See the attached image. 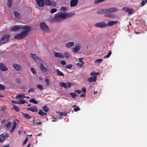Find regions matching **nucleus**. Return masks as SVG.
<instances>
[{
  "label": "nucleus",
  "mask_w": 147,
  "mask_h": 147,
  "mask_svg": "<svg viewBox=\"0 0 147 147\" xmlns=\"http://www.w3.org/2000/svg\"><path fill=\"white\" fill-rule=\"evenodd\" d=\"M29 101L30 102H32L34 104H37L38 103V102L36 101L34 98H32L30 99Z\"/></svg>",
  "instance_id": "c9c22d12"
},
{
  "label": "nucleus",
  "mask_w": 147,
  "mask_h": 147,
  "mask_svg": "<svg viewBox=\"0 0 147 147\" xmlns=\"http://www.w3.org/2000/svg\"><path fill=\"white\" fill-rule=\"evenodd\" d=\"M80 48V45L78 44L75 47L73 48L72 51L73 52L76 53L79 51Z\"/></svg>",
  "instance_id": "6ab92c4d"
},
{
  "label": "nucleus",
  "mask_w": 147,
  "mask_h": 147,
  "mask_svg": "<svg viewBox=\"0 0 147 147\" xmlns=\"http://www.w3.org/2000/svg\"><path fill=\"white\" fill-rule=\"evenodd\" d=\"M27 109L28 110L33 112H37L38 111V109L36 106H32L30 107L27 108Z\"/></svg>",
  "instance_id": "ddd939ff"
},
{
  "label": "nucleus",
  "mask_w": 147,
  "mask_h": 147,
  "mask_svg": "<svg viewBox=\"0 0 147 147\" xmlns=\"http://www.w3.org/2000/svg\"><path fill=\"white\" fill-rule=\"evenodd\" d=\"M0 69L2 71H7L8 68L6 65L3 63H0Z\"/></svg>",
  "instance_id": "dca6fc26"
},
{
  "label": "nucleus",
  "mask_w": 147,
  "mask_h": 147,
  "mask_svg": "<svg viewBox=\"0 0 147 147\" xmlns=\"http://www.w3.org/2000/svg\"><path fill=\"white\" fill-rule=\"evenodd\" d=\"M45 82L46 83V84L47 85H49V80L47 78H46L45 79Z\"/></svg>",
  "instance_id": "4d7b16f0"
},
{
  "label": "nucleus",
  "mask_w": 147,
  "mask_h": 147,
  "mask_svg": "<svg viewBox=\"0 0 147 147\" xmlns=\"http://www.w3.org/2000/svg\"><path fill=\"white\" fill-rule=\"evenodd\" d=\"M54 55L56 57L63 59L64 57L63 55L60 53H58L56 52H54Z\"/></svg>",
  "instance_id": "4468645a"
},
{
  "label": "nucleus",
  "mask_w": 147,
  "mask_h": 147,
  "mask_svg": "<svg viewBox=\"0 0 147 147\" xmlns=\"http://www.w3.org/2000/svg\"><path fill=\"white\" fill-rule=\"evenodd\" d=\"M111 51H110L108 53V54L104 56V58H109L111 55Z\"/></svg>",
  "instance_id": "58836bf2"
},
{
  "label": "nucleus",
  "mask_w": 147,
  "mask_h": 147,
  "mask_svg": "<svg viewBox=\"0 0 147 147\" xmlns=\"http://www.w3.org/2000/svg\"><path fill=\"white\" fill-rule=\"evenodd\" d=\"M5 89V86L2 84H0V90H4Z\"/></svg>",
  "instance_id": "09e8293b"
},
{
  "label": "nucleus",
  "mask_w": 147,
  "mask_h": 147,
  "mask_svg": "<svg viewBox=\"0 0 147 147\" xmlns=\"http://www.w3.org/2000/svg\"><path fill=\"white\" fill-rule=\"evenodd\" d=\"M72 67V65L71 64H69L66 66V68H67L70 69Z\"/></svg>",
  "instance_id": "bf43d9fd"
},
{
  "label": "nucleus",
  "mask_w": 147,
  "mask_h": 147,
  "mask_svg": "<svg viewBox=\"0 0 147 147\" xmlns=\"http://www.w3.org/2000/svg\"><path fill=\"white\" fill-rule=\"evenodd\" d=\"M36 2L38 6L40 7H42L44 5L43 0H36Z\"/></svg>",
  "instance_id": "a211bd4d"
},
{
  "label": "nucleus",
  "mask_w": 147,
  "mask_h": 147,
  "mask_svg": "<svg viewBox=\"0 0 147 147\" xmlns=\"http://www.w3.org/2000/svg\"><path fill=\"white\" fill-rule=\"evenodd\" d=\"M86 94L85 93H83L80 95V96L81 97H84L86 96Z\"/></svg>",
  "instance_id": "69168bd1"
},
{
  "label": "nucleus",
  "mask_w": 147,
  "mask_h": 147,
  "mask_svg": "<svg viewBox=\"0 0 147 147\" xmlns=\"http://www.w3.org/2000/svg\"><path fill=\"white\" fill-rule=\"evenodd\" d=\"M25 96L24 94H20L17 95L16 96V98H25Z\"/></svg>",
  "instance_id": "72a5a7b5"
},
{
  "label": "nucleus",
  "mask_w": 147,
  "mask_h": 147,
  "mask_svg": "<svg viewBox=\"0 0 147 147\" xmlns=\"http://www.w3.org/2000/svg\"><path fill=\"white\" fill-rule=\"evenodd\" d=\"M14 13L15 16V18L16 19H19L20 18V13L16 11H14Z\"/></svg>",
  "instance_id": "393cba45"
},
{
  "label": "nucleus",
  "mask_w": 147,
  "mask_h": 147,
  "mask_svg": "<svg viewBox=\"0 0 147 147\" xmlns=\"http://www.w3.org/2000/svg\"><path fill=\"white\" fill-rule=\"evenodd\" d=\"M42 109L44 111L46 112H48L49 110V108L47 106L45 105L43 106Z\"/></svg>",
  "instance_id": "e433bc0d"
},
{
  "label": "nucleus",
  "mask_w": 147,
  "mask_h": 147,
  "mask_svg": "<svg viewBox=\"0 0 147 147\" xmlns=\"http://www.w3.org/2000/svg\"><path fill=\"white\" fill-rule=\"evenodd\" d=\"M118 23V21H110L107 24V26H111L115 25Z\"/></svg>",
  "instance_id": "f3484780"
},
{
  "label": "nucleus",
  "mask_w": 147,
  "mask_h": 147,
  "mask_svg": "<svg viewBox=\"0 0 147 147\" xmlns=\"http://www.w3.org/2000/svg\"><path fill=\"white\" fill-rule=\"evenodd\" d=\"M96 77L93 76L90 77L87 79V81L90 82H95L96 80Z\"/></svg>",
  "instance_id": "aec40b11"
},
{
  "label": "nucleus",
  "mask_w": 147,
  "mask_h": 147,
  "mask_svg": "<svg viewBox=\"0 0 147 147\" xmlns=\"http://www.w3.org/2000/svg\"><path fill=\"white\" fill-rule=\"evenodd\" d=\"M70 95L73 98H75L76 96V93L71 92L70 93Z\"/></svg>",
  "instance_id": "37998d69"
},
{
  "label": "nucleus",
  "mask_w": 147,
  "mask_h": 147,
  "mask_svg": "<svg viewBox=\"0 0 147 147\" xmlns=\"http://www.w3.org/2000/svg\"><path fill=\"white\" fill-rule=\"evenodd\" d=\"M27 36L23 32V30L20 33L16 34L14 36V38L18 40H21Z\"/></svg>",
  "instance_id": "7ed1b4c3"
},
{
  "label": "nucleus",
  "mask_w": 147,
  "mask_h": 147,
  "mask_svg": "<svg viewBox=\"0 0 147 147\" xmlns=\"http://www.w3.org/2000/svg\"><path fill=\"white\" fill-rule=\"evenodd\" d=\"M57 11V9L55 8H54L52 9L50 11V13H53L56 12Z\"/></svg>",
  "instance_id": "c03bdc74"
},
{
  "label": "nucleus",
  "mask_w": 147,
  "mask_h": 147,
  "mask_svg": "<svg viewBox=\"0 0 147 147\" xmlns=\"http://www.w3.org/2000/svg\"><path fill=\"white\" fill-rule=\"evenodd\" d=\"M122 9L123 11L128 13L130 15L134 13V9L131 8L125 7L123 8Z\"/></svg>",
  "instance_id": "6e6552de"
},
{
  "label": "nucleus",
  "mask_w": 147,
  "mask_h": 147,
  "mask_svg": "<svg viewBox=\"0 0 147 147\" xmlns=\"http://www.w3.org/2000/svg\"><path fill=\"white\" fill-rule=\"evenodd\" d=\"M64 55L65 57L67 58H69V55L68 53L65 52L64 53Z\"/></svg>",
  "instance_id": "49530a36"
},
{
  "label": "nucleus",
  "mask_w": 147,
  "mask_h": 147,
  "mask_svg": "<svg viewBox=\"0 0 147 147\" xmlns=\"http://www.w3.org/2000/svg\"><path fill=\"white\" fill-rule=\"evenodd\" d=\"M36 86L41 90H42L43 89V86L42 85L39 84L37 85Z\"/></svg>",
  "instance_id": "79ce46f5"
},
{
  "label": "nucleus",
  "mask_w": 147,
  "mask_h": 147,
  "mask_svg": "<svg viewBox=\"0 0 147 147\" xmlns=\"http://www.w3.org/2000/svg\"><path fill=\"white\" fill-rule=\"evenodd\" d=\"M94 26L99 28H105L107 26V25L104 22H102L95 24Z\"/></svg>",
  "instance_id": "0eeeda50"
},
{
  "label": "nucleus",
  "mask_w": 147,
  "mask_h": 147,
  "mask_svg": "<svg viewBox=\"0 0 147 147\" xmlns=\"http://www.w3.org/2000/svg\"><path fill=\"white\" fill-rule=\"evenodd\" d=\"M9 134L8 133H3L0 135V142H3L6 139L9 137Z\"/></svg>",
  "instance_id": "39448f33"
},
{
  "label": "nucleus",
  "mask_w": 147,
  "mask_h": 147,
  "mask_svg": "<svg viewBox=\"0 0 147 147\" xmlns=\"http://www.w3.org/2000/svg\"><path fill=\"white\" fill-rule=\"evenodd\" d=\"M11 125V123L10 122H9L7 124H6L5 125V127L8 129V128H9Z\"/></svg>",
  "instance_id": "ea45409f"
},
{
  "label": "nucleus",
  "mask_w": 147,
  "mask_h": 147,
  "mask_svg": "<svg viewBox=\"0 0 147 147\" xmlns=\"http://www.w3.org/2000/svg\"><path fill=\"white\" fill-rule=\"evenodd\" d=\"M54 7H55L56 5V3L55 1L52 2V4Z\"/></svg>",
  "instance_id": "052dcab7"
},
{
  "label": "nucleus",
  "mask_w": 147,
  "mask_h": 147,
  "mask_svg": "<svg viewBox=\"0 0 147 147\" xmlns=\"http://www.w3.org/2000/svg\"><path fill=\"white\" fill-rule=\"evenodd\" d=\"M52 20L55 22H58L62 21V19L59 17V16L58 13L56 14L54 18Z\"/></svg>",
  "instance_id": "1a4fd4ad"
},
{
  "label": "nucleus",
  "mask_w": 147,
  "mask_h": 147,
  "mask_svg": "<svg viewBox=\"0 0 147 147\" xmlns=\"http://www.w3.org/2000/svg\"><path fill=\"white\" fill-rule=\"evenodd\" d=\"M30 56L35 61L40 62L41 60V59L35 54L31 53Z\"/></svg>",
  "instance_id": "f8f14e48"
},
{
  "label": "nucleus",
  "mask_w": 147,
  "mask_h": 147,
  "mask_svg": "<svg viewBox=\"0 0 147 147\" xmlns=\"http://www.w3.org/2000/svg\"><path fill=\"white\" fill-rule=\"evenodd\" d=\"M17 125L16 123V121H15L13 123V126L12 128L10 131V133H12L14 130Z\"/></svg>",
  "instance_id": "a878e982"
},
{
  "label": "nucleus",
  "mask_w": 147,
  "mask_h": 147,
  "mask_svg": "<svg viewBox=\"0 0 147 147\" xmlns=\"http://www.w3.org/2000/svg\"><path fill=\"white\" fill-rule=\"evenodd\" d=\"M75 13H67L66 12H65L66 16V19L69 18L72 16H74V15Z\"/></svg>",
  "instance_id": "c85d7f7f"
},
{
  "label": "nucleus",
  "mask_w": 147,
  "mask_h": 147,
  "mask_svg": "<svg viewBox=\"0 0 147 147\" xmlns=\"http://www.w3.org/2000/svg\"><path fill=\"white\" fill-rule=\"evenodd\" d=\"M22 114L23 115V117H25V119H29L31 118V117L28 114L24 113H22Z\"/></svg>",
  "instance_id": "bb28decb"
},
{
  "label": "nucleus",
  "mask_w": 147,
  "mask_h": 147,
  "mask_svg": "<svg viewBox=\"0 0 147 147\" xmlns=\"http://www.w3.org/2000/svg\"><path fill=\"white\" fill-rule=\"evenodd\" d=\"M146 3H147V0H146L145 1H142L141 2V6H144Z\"/></svg>",
  "instance_id": "603ef678"
},
{
  "label": "nucleus",
  "mask_w": 147,
  "mask_h": 147,
  "mask_svg": "<svg viewBox=\"0 0 147 147\" xmlns=\"http://www.w3.org/2000/svg\"><path fill=\"white\" fill-rule=\"evenodd\" d=\"M82 91L84 92H85L86 91V89L85 88H83L82 89Z\"/></svg>",
  "instance_id": "774afa93"
},
{
  "label": "nucleus",
  "mask_w": 147,
  "mask_h": 147,
  "mask_svg": "<svg viewBox=\"0 0 147 147\" xmlns=\"http://www.w3.org/2000/svg\"><path fill=\"white\" fill-rule=\"evenodd\" d=\"M78 0H71L70 2V5L71 7L76 6L78 3Z\"/></svg>",
  "instance_id": "2eb2a0df"
},
{
  "label": "nucleus",
  "mask_w": 147,
  "mask_h": 147,
  "mask_svg": "<svg viewBox=\"0 0 147 147\" xmlns=\"http://www.w3.org/2000/svg\"><path fill=\"white\" fill-rule=\"evenodd\" d=\"M13 108L17 112H19L20 111V109L19 107L16 106L14 105H13Z\"/></svg>",
  "instance_id": "4c0bfd02"
},
{
  "label": "nucleus",
  "mask_w": 147,
  "mask_h": 147,
  "mask_svg": "<svg viewBox=\"0 0 147 147\" xmlns=\"http://www.w3.org/2000/svg\"><path fill=\"white\" fill-rule=\"evenodd\" d=\"M102 61V60L101 59H98L96 60L95 62V63H100Z\"/></svg>",
  "instance_id": "8fccbe9b"
},
{
  "label": "nucleus",
  "mask_w": 147,
  "mask_h": 147,
  "mask_svg": "<svg viewBox=\"0 0 147 147\" xmlns=\"http://www.w3.org/2000/svg\"><path fill=\"white\" fill-rule=\"evenodd\" d=\"M10 37V36L9 34H5L0 39L2 42V43L4 44L7 42L9 40Z\"/></svg>",
  "instance_id": "20e7f679"
},
{
  "label": "nucleus",
  "mask_w": 147,
  "mask_h": 147,
  "mask_svg": "<svg viewBox=\"0 0 147 147\" xmlns=\"http://www.w3.org/2000/svg\"><path fill=\"white\" fill-rule=\"evenodd\" d=\"M59 16V17L62 20V19H66V17L65 14V12L64 13H62L61 12L58 13Z\"/></svg>",
  "instance_id": "4be33fe9"
},
{
  "label": "nucleus",
  "mask_w": 147,
  "mask_h": 147,
  "mask_svg": "<svg viewBox=\"0 0 147 147\" xmlns=\"http://www.w3.org/2000/svg\"><path fill=\"white\" fill-rule=\"evenodd\" d=\"M26 102H27L26 100L21 99L17 102V104L22 105L24 104Z\"/></svg>",
  "instance_id": "473e14b6"
},
{
  "label": "nucleus",
  "mask_w": 147,
  "mask_h": 147,
  "mask_svg": "<svg viewBox=\"0 0 147 147\" xmlns=\"http://www.w3.org/2000/svg\"><path fill=\"white\" fill-rule=\"evenodd\" d=\"M12 0H7V5L9 8L11 7L12 6Z\"/></svg>",
  "instance_id": "f704fd0d"
},
{
  "label": "nucleus",
  "mask_w": 147,
  "mask_h": 147,
  "mask_svg": "<svg viewBox=\"0 0 147 147\" xmlns=\"http://www.w3.org/2000/svg\"><path fill=\"white\" fill-rule=\"evenodd\" d=\"M74 43L73 42H67L66 44V47L67 48H70L74 45Z\"/></svg>",
  "instance_id": "412c9836"
},
{
  "label": "nucleus",
  "mask_w": 147,
  "mask_h": 147,
  "mask_svg": "<svg viewBox=\"0 0 147 147\" xmlns=\"http://www.w3.org/2000/svg\"><path fill=\"white\" fill-rule=\"evenodd\" d=\"M61 63L62 65H64L66 64V62L65 61H61Z\"/></svg>",
  "instance_id": "338daca9"
},
{
  "label": "nucleus",
  "mask_w": 147,
  "mask_h": 147,
  "mask_svg": "<svg viewBox=\"0 0 147 147\" xmlns=\"http://www.w3.org/2000/svg\"><path fill=\"white\" fill-rule=\"evenodd\" d=\"M44 4L50 6L52 4V1L50 0H44Z\"/></svg>",
  "instance_id": "b1692460"
},
{
  "label": "nucleus",
  "mask_w": 147,
  "mask_h": 147,
  "mask_svg": "<svg viewBox=\"0 0 147 147\" xmlns=\"http://www.w3.org/2000/svg\"><path fill=\"white\" fill-rule=\"evenodd\" d=\"M95 74H96V72H94V71H93V72H91L90 73V75L91 76H96V75H95Z\"/></svg>",
  "instance_id": "680f3d73"
},
{
  "label": "nucleus",
  "mask_w": 147,
  "mask_h": 147,
  "mask_svg": "<svg viewBox=\"0 0 147 147\" xmlns=\"http://www.w3.org/2000/svg\"><path fill=\"white\" fill-rule=\"evenodd\" d=\"M12 66L14 69L17 71H20L22 70L21 66L19 64L14 63Z\"/></svg>",
  "instance_id": "9d476101"
},
{
  "label": "nucleus",
  "mask_w": 147,
  "mask_h": 147,
  "mask_svg": "<svg viewBox=\"0 0 147 147\" xmlns=\"http://www.w3.org/2000/svg\"><path fill=\"white\" fill-rule=\"evenodd\" d=\"M60 115H61L64 116L65 117L67 116V113L65 112H61L60 113Z\"/></svg>",
  "instance_id": "6e6d98bb"
},
{
  "label": "nucleus",
  "mask_w": 147,
  "mask_h": 147,
  "mask_svg": "<svg viewBox=\"0 0 147 147\" xmlns=\"http://www.w3.org/2000/svg\"><path fill=\"white\" fill-rule=\"evenodd\" d=\"M40 27L41 29L46 32H49L50 31V29L46 23L44 22H42L40 24Z\"/></svg>",
  "instance_id": "f03ea898"
},
{
  "label": "nucleus",
  "mask_w": 147,
  "mask_h": 147,
  "mask_svg": "<svg viewBox=\"0 0 147 147\" xmlns=\"http://www.w3.org/2000/svg\"><path fill=\"white\" fill-rule=\"evenodd\" d=\"M30 70L33 74H36V71H35L34 69L32 67H31Z\"/></svg>",
  "instance_id": "de8ad7c7"
},
{
  "label": "nucleus",
  "mask_w": 147,
  "mask_h": 147,
  "mask_svg": "<svg viewBox=\"0 0 147 147\" xmlns=\"http://www.w3.org/2000/svg\"><path fill=\"white\" fill-rule=\"evenodd\" d=\"M59 85L60 86L63 87L66 89L67 88L66 84L65 82L60 83Z\"/></svg>",
  "instance_id": "2f4dec72"
},
{
  "label": "nucleus",
  "mask_w": 147,
  "mask_h": 147,
  "mask_svg": "<svg viewBox=\"0 0 147 147\" xmlns=\"http://www.w3.org/2000/svg\"><path fill=\"white\" fill-rule=\"evenodd\" d=\"M35 89L34 88H30L28 91V93H30L31 92H34Z\"/></svg>",
  "instance_id": "a18cd8bd"
},
{
  "label": "nucleus",
  "mask_w": 147,
  "mask_h": 147,
  "mask_svg": "<svg viewBox=\"0 0 147 147\" xmlns=\"http://www.w3.org/2000/svg\"><path fill=\"white\" fill-rule=\"evenodd\" d=\"M22 28V26L20 25L13 26L11 27L10 30L12 31H16Z\"/></svg>",
  "instance_id": "9b49d317"
},
{
  "label": "nucleus",
  "mask_w": 147,
  "mask_h": 147,
  "mask_svg": "<svg viewBox=\"0 0 147 147\" xmlns=\"http://www.w3.org/2000/svg\"><path fill=\"white\" fill-rule=\"evenodd\" d=\"M105 9L107 14L105 15V17L110 18H113L114 16L113 14H110V13L116 12L118 10L115 7H111Z\"/></svg>",
  "instance_id": "f257e3e1"
},
{
  "label": "nucleus",
  "mask_w": 147,
  "mask_h": 147,
  "mask_svg": "<svg viewBox=\"0 0 147 147\" xmlns=\"http://www.w3.org/2000/svg\"><path fill=\"white\" fill-rule=\"evenodd\" d=\"M40 68L43 72H45L47 71V68L44 66L43 64L42 63L40 64Z\"/></svg>",
  "instance_id": "5701e85b"
},
{
  "label": "nucleus",
  "mask_w": 147,
  "mask_h": 147,
  "mask_svg": "<svg viewBox=\"0 0 147 147\" xmlns=\"http://www.w3.org/2000/svg\"><path fill=\"white\" fill-rule=\"evenodd\" d=\"M105 1V0H94V3L95 4H97L99 3Z\"/></svg>",
  "instance_id": "a19ab883"
},
{
  "label": "nucleus",
  "mask_w": 147,
  "mask_h": 147,
  "mask_svg": "<svg viewBox=\"0 0 147 147\" xmlns=\"http://www.w3.org/2000/svg\"><path fill=\"white\" fill-rule=\"evenodd\" d=\"M22 28H23L24 30L23 32L26 36L28 35V32L30 31L31 27L30 26H24L22 27Z\"/></svg>",
  "instance_id": "423d86ee"
},
{
  "label": "nucleus",
  "mask_w": 147,
  "mask_h": 147,
  "mask_svg": "<svg viewBox=\"0 0 147 147\" xmlns=\"http://www.w3.org/2000/svg\"><path fill=\"white\" fill-rule=\"evenodd\" d=\"M28 138H26L25 140L24 141V142H23V145H24L26 143V142H27V141H28Z\"/></svg>",
  "instance_id": "0e129e2a"
},
{
  "label": "nucleus",
  "mask_w": 147,
  "mask_h": 147,
  "mask_svg": "<svg viewBox=\"0 0 147 147\" xmlns=\"http://www.w3.org/2000/svg\"><path fill=\"white\" fill-rule=\"evenodd\" d=\"M80 109L79 107H76V108H74V110L75 112H76L80 110Z\"/></svg>",
  "instance_id": "5fc2aeb1"
},
{
  "label": "nucleus",
  "mask_w": 147,
  "mask_h": 147,
  "mask_svg": "<svg viewBox=\"0 0 147 147\" xmlns=\"http://www.w3.org/2000/svg\"><path fill=\"white\" fill-rule=\"evenodd\" d=\"M16 82L18 84H20L21 82V79L19 78H17L16 79Z\"/></svg>",
  "instance_id": "13d9d810"
},
{
  "label": "nucleus",
  "mask_w": 147,
  "mask_h": 147,
  "mask_svg": "<svg viewBox=\"0 0 147 147\" xmlns=\"http://www.w3.org/2000/svg\"><path fill=\"white\" fill-rule=\"evenodd\" d=\"M38 113L42 116H43L44 115H47V114L43 112L42 110L41 109L39 110V111L38 112Z\"/></svg>",
  "instance_id": "c756f323"
},
{
  "label": "nucleus",
  "mask_w": 147,
  "mask_h": 147,
  "mask_svg": "<svg viewBox=\"0 0 147 147\" xmlns=\"http://www.w3.org/2000/svg\"><path fill=\"white\" fill-rule=\"evenodd\" d=\"M60 10L61 11H66L67 10V9L66 7H62L60 8Z\"/></svg>",
  "instance_id": "3c124183"
},
{
  "label": "nucleus",
  "mask_w": 147,
  "mask_h": 147,
  "mask_svg": "<svg viewBox=\"0 0 147 147\" xmlns=\"http://www.w3.org/2000/svg\"><path fill=\"white\" fill-rule=\"evenodd\" d=\"M67 87L68 88H70L71 87V83L69 82H67Z\"/></svg>",
  "instance_id": "864d4df0"
},
{
  "label": "nucleus",
  "mask_w": 147,
  "mask_h": 147,
  "mask_svg": "<svg viewBox=\"0 0 147 147\" xmlns=\"http://www.w3.org/2000/svg\"><path fill=\"white\" fill-rule=\"evenodd\" d=\"M106 10L105 9L100 10L97 11V13L98 14H106Z\"/></svg>",
  "instance_id": "cd10ccee"
},
{
  "label": "nucleus",
  "mask_w": 147,
  "mask_h": 147,
  "mask_svg": "<svg viewBox=\"0 0 147 147\" xmlns=\"http://www.w3.org/2000/svg\"><path fill=\"white\" fill-rule=\"evenodd\" d=\"M56 71L57 75L59 76H64V74L58 69H56Z\"/></svg>",
  "instance_id": "7c9ffc66"
},
{
  "label": "nucleus",
  "mask_w": 147,
  "mask_h": 147,
  "mask_svg": "<svg viewBox=\"0 0 147 147\" xmlns=\"http://www.w3.org/2000/svg\"><path fill=\"white\" fill-rule=\"evenodd\" d=\"M75 92L78 93V94H80L82 93V91L81 90H76Z\"/></svg>",
  "instance_id": "e2e57ef3"
}]
</instances>
